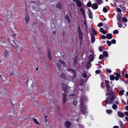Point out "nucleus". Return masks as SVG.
Here are the masks:
<instances>
[{"mask_svg": "<svg viewBox=\"0 0 128 128\" xmlns=\"http://www.w3.org/2000/svg\"><path fill=\"white\" fill-rule=\"evenodd\" d=\"M109 82L108 80H105V84L106 86V88L107 91L106 93V95L107 96L108 95L110 96L111 95V96H107L106 97V100L104 101L105 102L106 104H112V102L114 101L115 98V96L113 95H111V94H113L114 92L112 90L110 89V86L109 84Z\"/></svg>", "mask_w": 128, "mask_h": 128, "instance_id": "f257e3e1", "label": "nucleus"}, {"mask_svg": "<svg viewBox=\"0 0 128 128\" xmlns=\"http://www.w3.org/2000/svg\"><path fill=\"white\" fill-rule=\"evenodd\" d=\"M78 36L80 40V44L82 42V40L83 39V34L82 32L81 29L80 27L78 25Z\"/></svg>", "mask_w": 128, "mask_h": 128, "instance_id": "f03ea898", "label": "nucleus"}, {"mask_svg": "<svg viewBox=\"0 0 128 128\" xmlns=\"http://www.w3.org/2000/svg\"><path fill=\"white\" fill-rule=\"evenodd\" d=\"M81 111L82 114H84L86 112V108L84 105V102L82 100L80 101Z\"/></svg>", "mask_w": 128, "mask_h": 128, "instance_id": "7ed1b4c3", "label": "nucleus"}, {"mask_svg": "<svg viewBox=\"0 0 128 128\" xmlns=\"http://www.w3.org/2000/svg\"><path fill=\"white\" fill-rule=\"evenodd\" d=\"M62 89L65 93H66L68 92V88L66 85H65L63 84H62Z\"/></svg>", "mask_w": 128, "mask_h": 128, "instance_id": "20e7f679", "label": "nucleus"}, {"mask_svg": "<svg viewBox=\"0 0 128 128\" xmlns=\"http://www.w3.org/2000/svg\"><path fill=\"white\" fill-rule=\"evenodd\" d=\"M64 125L66 127V128H70L71 125V124L70 121H66L65 122Z\"/></svg>", "mask_w": 128, "mask_h": 128, "instance_id": "39448f33", "label": "nucleus"}, {"mask_svg": "<svg viewBox=\"0 0 128 128\" xmlns=\"http://www.w3.org/2000/svg\"><path fill=\"white\" fill-rule=\"evenodd\" d=\"M90 34L91 36V43H94L95 40V37L94 35L92 33H91Z\"/></svg>", "mask_w": 128, "mask_h": 128, "instance_id": "423d86ee", "label": "nucleus"}, {"mask_svg": "<svg viewBox=\"0 0 128 128\" xmlns=\"http://www.w3.org/2000/svg\"><path fill=\"white\" fill-rule=\"evenodd\" d=\"M114 74L116 76L115 77L114 79L116 81H117L119 79V78L120 76V74L118 72L116 73H114Z\"/></svg>", "mask_w": 128, "mask_h": 128, "instance_id": "0eeeda50", "label": "nucleus"}, {"mask_svg": "<svg viewBox=\"0 0 128 128\" xmlns=\"http://www.w3.org/2000/svg\"><path fill=\"white\" fill-rule=\"evenodd\" d=\"M80 10L81 12L82 13L83 17L84 18H85L86 16L85 12V10L83 8H82L80 9Z\"/></svg>", "mask_w": 128, "mask_h": 128, "instance_id": "6e6552de", "label": "nucleus"}, {"mask_svg": "<svg viewBox=\"0 0 128 128\" xmlns=\"http://www.w3.org/2000/svg\"><path fill=\"white\" fill-rule=\"evenodd\" d=\"M98 6L97 4L96 3H94L91 6L92 8L94 10H96L98 8Z\"/></svg>", "mask_w": 128, "mask_h": 128, "instance_id": "1a4fd4ad", "label": "nucleus"}, {"mask_svg": "<svg viewBox=\"0 0 128 128\" xmlns=\"http://www.w3.org/2000/svg\"><path fill=\"white\" fill-rule=\"evenodd\" d=\"M48 58H49L50 60H52V57L51 55L50 50L49 48L48 49Z\"/></svg>", "mask_w": 128, "mask_h": 128, "instance_id": "9d476101", "label": "nucleus"}, {"mask_svg": "<svg viewBox=\"0 0 128 128\" xmlns=\"http://www.w3.org/2000/svg\"><path fill=\"white\" fill-rule=\"evenodd\" d=\"M94 59V56L93 54H90L89 57V61L90 62H92L93 61Z\"/></svg>", "mask_w": 128, "mask_h": 128, "instance_id": "9b49d317", "label": "nucleus"}, {"mask_svg": "<svg viewBox=\"0 0 128 128\" xmlns=\"http://www.w3.org/2000/svg\"><path fill=\"white\" fill-rule=\"evenodd\" d=\"M112 34L108 33L106 34V37L108 39L110 40L112 38Z\"/></svg>", "mask_w": 128, "mask_h": 128, "instance_id": "f8f14e48", "label": "nucleus"}, {"mask_svg": "<svg viewBox=\"0 0 128 128\" xmlns=\"http://www.w3.org/2000/svg\"><path fill=\"white\" fill-rule=\"evenodd\" d=\"M118 116L120 118H123L124 116V113L120 112H118Z\"/></svg>", "mask_w": 128, "mask_h": 128, "instance_id": "ddd939ff", "label": "nucleus"}, {"mask_svg": "<svg viewBox=\"0 0 128 128\" xmlns=\"http://www.w3.org/2000/svg\"><path fill=\"white\" fill-rule=\"evenodd\" d=\"M25 19L26 22H28L29 20V16L28 13H26L25 14Z\"/></svg>", "mask_w": 128, "mask_h": 128, "instance_id": "4468645a", "label": "nucleus"}, {"mask_svg": "<svg viewBox=\"0 0 128 128\" xmlns=\"http://www.w3.org/2000/svg\"><path fill=\"white\" fill-rule=\"evenodd\" d=\"M99 31L100 32L104 34H106V31L104 30L102 28H100L99 29Z\"/></svg>", "mask_w": 128, "mask_h": 128, "instance_id": "2eb2a0df", "label": "nucleus"}, {"mask_svg": "<svg viewBox=\"0 0 128 128\" xmlns=\"http://www.w3.org/2000/svg\"><path fill=\"white\" fill-rule=\"evenodd\" d=\"M32 118L33 121L36 124L38 125L40 124L38 122L37 119L36 118Z\"/></svg>", "mask_w": 128, "mask_h": 128, "instance_id": "dca6fc26", "label": "nucleus"}, {"mask_svg": "<svg viewBox=\"0 0 128 128\" xmlns=\"http://www.w3.org/2000/svg\"><path fill=\"white\" fill-rule=\"evenodd\" d=\"M4 53L5 56L6 57H7L8 56L9 52L5 49L4 51Z\"/></svg>", "mask_w": 128, "mask_h": 128, "instance_id": "f3484780", "label": "nucleus"}, {"mask_svg": "<svg viewBox=\"0 0 128 128\" xmlns=\"http://www.w3.org/2000/svg\"><path fill=\"white\" fill-rule=\"evenodd\" d=\"M103 55L105 57L108 56V54L106 51H104L103 52Z\"/></svg>", "mask_w": 128, "mask_h": 128, "instance_id": "a211bd4d", "label": "nucleus"}, {"mask_svg": "<svg viewBox=\"0 0 128 128\" xmlns=\"http://www.w3.org/2000/svg\"><path fill=\"white\" fill-rule=\"evenodd\" d=\"M124 92V90H120L119 92V95L120 96H122Z\"/></svg>", "mask_w": 128, "mask_h": 128, "instance_id": "6ab92c4d", "label": "nucleus"}, {"mask_svg": "<svg viewBox=\"0 0 128 128\" xmlns=\"http://www.w3.org/2000/svg\"><path fill=\"white\" fill-rule=\"evenodd\" d=\"M70 72L74 74V77H76V72L74 70L72 69V70Z\"/></svg>", "mask_w": 128, "mask_h": 128, "instance_id": "aec40b11", "label": "nucleus"}, {"mask_svg": "<svg viewBox=\"0 0 128 128\" xmlns=\"http://www.w3.org/2000/svg\"><path fill=\"white\" fill-rule=\"evenodd\" d=\"M78 59V57L77 56H76L75 57V58L74 60V64H77V61Z\"/></svg>", "mask_w": 128, "mask_h": 128, "instance_id": "412c9836", "label": "nucleus"}, {"mask_svg": "<svg viewBox=\"0 0 128 128\" xmlns=\"http://www.w3.org/2000/svg\"><path fill=\"white\" fill-rule=\"evenodd\" d=\"M92 33L94 35H96L97 34V32H96V31L94 29H92Z\"/></svg>", "mask_w": 128, "mask_h": 128, "instance_id": "4be33fe9", "label": "nucleus"}, {"mask_svg": "<svg viewBox=\"0 0 128 128\" xmlns=\"http://www.w3.org/2000/svg\"><path fill=\"white\" fill-rule=\"evenodd\" d=\"M110 80H114L115 78V76L114 75L110 76Z\"/></svg>", "mask_w": 128, "mask_h": 128, "instance_id": "5701e85b", "label": "nucleus"}, {"mask_svg": "<svg viewBox=\"0 0 128 128\" xmlns=\"http://www.w3.org/2000/svg\"><path fill=\"white\" fill-rule=\"evenodd\" d=\"M92 4L91 2H88L86 5V6L88 7H90L91 6Z\"/></svg>", "mask_w": 128, "mask_h": 128, "instance_id": "b1692460", "label": "nucleus"}, {"mask_svg": "<svg viewBox=\"0 0 128 128\" xmlns=\"http://www.w3.org/2000/svg\"><path fill=\"white\" fill-rule=\"evenodd\" d=\"M89 18H92V13L91 11H90L89 12Z\"/></svg>", "mask_w": 128, "mask_h": 128, "instance_id": "393cba45", "label": "nucleus"}, {"mask_svg": "<svg viewBox=\"0 0 128 128\" xmlns=\"http://www.w3.org/2000/svg\"><path fill=\"white\" fill-rule=\"evenodd\" d=\"M112 107L113 109L116 110L117 108V106L115 104H114L112 106Z\"/></svg>", "mask_w": 128, "mask_h": 128, "instance_id": "a878e982", "label": "nucleus"}, {"mask_svg": "<svg viewBox=\"0 0 128 128\" xmlns=\"http://www.w3.org/2000/svg\"><path fill=\"white\" fill-rule=\"evenodd\" d=\"M91 64L90 62H87L86 64V66L87 67L89 68L91 66Z\"/></svg>", "mask_w": 128, "mask_h": 128, "instance_id": "bb28decb", "label": "nucleus"}, {"mask_svg": "<svg viewBox=\"0 0 128 128\" xmlns=\"http://www.w3.org/2000/svg\"><path fill=\"white\" fill-rule=\"evenodd\" d=\"M96 2L99 5L102 3V0H97Z\"/></svg>", "mask_w": 128, "mask_h": 128, "instance_id": "cd10ccee", "label": "nucleus"}, {"mask_svg": "<svg viewBox=\"0 0 128 128\" xmlns=\"http://www.w3.org/2000/svg\"><path fill=\"white\" fill-rule=\"evenodd\" d=\"M120 126L121 128H124L123 124L121 121H120Z\"/></svg>", "mask_w": 128, "mask_h": 128, "instance_id": "c85d7f7f", "label": "nucleus"}, {"mask_svg": "<svg viewBox=\"0 0 128 128\" xmlns=\"http://www.w3.org/2000/svg\"><path fill=\"white\" fill-rule=\"evenodd\" d=\"M121 18L122 16L120 15L117 16V19L119 21L118 22H120V21L121 20Z\"/></svg>", "mask_w": 128, "mask_h": 128, "instance_id": "c756f323", "label": "nucleus"}, {"mask_svg": "<svg viewBox=\"0 0 128 128\" xmlns=\"http://www.w3.org/2000/svg\"><path fill=\"white\" fill-rule=\"evenodd\" d=\"M56 7L60 9H61L62 8L61 5L60 3L56 5Z\"/></svg>", "mask_w": 128, "mask_h": 128, "instance_id": "7c9ffc66", "label": "nucleus"}, {"mask_svg": "<svg viewBox=\"0 0 128 128\" xmlns=\"http://www.w3.org/2000/svg\"><path fill=\"white\" fill-rule=\"evenodd\" d=\"M122 20L123 22H127V18L124 17H122Z\"/></svg>", "mask_w": 128, "mask_h": 128, "instance_id": "2f4dec72", "label": "nucleus"}, {"mask_svg": "<svg viewBox=\"0 0 128 128\" xmlns=\"http://www.w3.org/2000/svg\"><path fill=\"white\" fill-rule=\"evenodd\" d=\"M100 52H102L103 50V47L102 46H100L98 48Z\"/></svg>", "mask_w": 128, "mask_h": 128, "instance_id": "473e14b6", "label": "nucleus"}, {"mask_svg": "<svg viewBox=\"0 0 128 128\" xmlns=\"http://www.w3.org/2000/svg\"><path fill=\"white\" fill-rule=\"evenodd\" d=\"M103 11L104 12L106 13L108 12V10L105 7H104L103 9Z\"/></svg>", "mask_w": 128, "mask_h": 128, "instance_id": "72a5a7b5", "label": "nucleus"}, {"mask_svg": "<svg viewBox=\"0 0 128 128\" xmlns=\"http://www.w3.org/2000/svg\"><path fill=\"white\" fill-rule=\"evenodd\" d=\"M106 42L107 43L108 45V46H110L112 44L111 42L109 40H107L106 41Z\"/></svg>", "mask_w": 128, "mask_h": 128, "instance_id": "f704fd0d", "label": "nucleus"}, {"mask_svg": "<svg viewBox=\"0 0 128 128\" xmlns=\"http://www.w3.org/2000/svg\"><path fill=\"white\" fill-rule=\"evenodd\" d=\"M78 103V102L76 100H74L73 102V104L76 106L77 105Z\"/></svg>", "mask_w": 128, "mask_h": 128, "instance_id": "c9c22d12", "label": "nucleus"}, {"mask_svg": "<svg viewBox=\"0 0 128 128\" xmlns=\"http://www.w3.org/2000/svg\"><path fill=\"white\" fill-rule=\"evenodd\" d=\"M82 76L84 78H86L87 77V74L86 73H84L82 74Z\"/></svg>", "mask_w": 128, "mask_h": 128, "instance_id": "e433bc0d", "label": "nucleus"}, {"mask_svg": "<svg viewBox=\"0 0 128 128\" xmlns=\"http://www.w3.org/2000/svg\"><path fill=\"white\" fill-rule=\"evenodd\" d=\"M103 25V24L102 22H100L98 23L97 25V26L99 27H100Z\"/></svg>", "mask_w": 128, "mask_h": 128, "instance_id": "4c0bfd02", "label": "nucleus"}, {"mask_svg": "<svg viewBox=\"0 0 128 128\" xmlns=\"http://www.w3.org/2000/svg\"><path fill=\"white\" fill-rule=\"evenodd\" d=\"M104 28L106 29H108L109 28L108 25V24L105 25L104 26Z\"/></svg>", "mask_w": 128, "mask_h": 128, "instance_id": "58836bf2", "label": "nucleus"}, {"mask_svg": "<svg viewBox=\"0 0 128 128\" xmlns=\"http://www.w3.org/2000/svg\"><path fill=\"white\" fill-rule=\"evenodd\" d=\"M119 32V31L117 30H116L113 31V33L114 34H118Z\"/></svg>", "mask_w": 128, "mask_h": 128, "instance_id": "ea45409f", "label": "nucleus"}, {"mask_svg": "<svg viewBox=\"0 0 128 128\" xmlns=\"http://www.w3.org/2000/svg\"><path fill=\"white\" fill-rule=\"evenodd\" d=\"M112 43L115 44L116 43V41L115 39H112L111 40Z\"/></svg>", "mask_w": 128, "mask_h": 128, "instance_id": "a19ab883", "label": "nucleus"}, {"mask_svg": "<svg viewBox=\"0 0 128 128\" xmlns=\"http://www.w3.org/2000/svg\"><path fill=\"white\" fill-rule=\"evenodd\" d=\"M66 98H63V103L64 104L67 100Z\"/></svg>", "mask_w": 128, "mask_h": 128, "instance_id": "79ce46f5", "label": "nucleus"}, {"mask_svg": "<svg viewBox=\"0 0 128 128\" xmlns=\"http://www.w3.org/2000/svg\"><path fill=\"white\" fill-rule=\"evenodd\" d=\"M77 6L80 8H81L82 6V4L80 2H79V3L77 4Z\"/></svg>", "mask_w": 128, "mask_h": 128, "instance_id": "37998d69", "label": "nucleus"}, {"mask_svg": "<svg viewBox=\"0 0 128 128\" xmlns=\"http://www.w3.org/2000/svg\"><path fill=\"white\" fill-rule=\"evenodd\" d=\"M106 112L107 114H109L112 113V111L110 110H106Z\"/></svg>", "mask_w": 128, "mask_h": 128, "instance_id": "c03bdc74", "label": "nucleus"}, {"mask_svg": "<svg viewBox=\"0 0 128 128\" xmlns=\"http://www.w3.org/2000/svg\"><path fill=\"white\" fill-rule=\"evenodd\" d=\"M104 57L101 54L100 55L99 58V59L101 60L102 59L104 58Z\"/></svg>", "mask_w": 128, "mask_h": 128, "instance_id": "a18cd8bd", "label": "nucleus"}, {"mask_svg": "<svg viewBox=\"0 0 128 128\" xmlns=\"http://www.w3.org/2000/svg\"><path fill=\"white\" fill-rule=\"evenodd\" d=\"M106 70L108 73H111L112 72L111 70H110L108 68L106 69Z\"/></svg>", "mask_w": 128, "mask_h": 128, "instance_id": "49530a36", "label": "nucleus"}, {"mask_svg": "<svg viewBox=\"0 0 128 128\" xmlns=\"http://www.w3.org/2000/svg\"><path fill=\"white\" fill-rule=\"evenodd\" d=\"M58 68H60L61 66V64L59 63H58L56 64Z\"/></svg>", "mask_w": 128, "mask_h": 128, "instance_id": "de8ad7c7", "label": "nucleus"}, {"mask_svg": "<svg viewBox=\"0 0 128 128\" xmlns=\"http://www.w3.org/2000/svg\"><path fill=\"white\" fill-rule=\"evenodd\" d=\"M117 11L118 12H122V10H121V9L119 8H117Z\"/></svg>", "mask_w": 128, "mask_h": 128, "instance_id": "09e8293b", "label": "nucleus"}, {"mask_svg": "<svg viewBox=\"0 0 128 128\" xmlns=\"http://www.w3.org/2000/svg\"><path fill=\"white\" fill-rule=\"evenodd\" d=\"M106 36H105L104 35H102V36L101 38L102 39H104L106 38Z\"/></svg>", "mask_w": 128, "mask_h": 128, "instance_id": "8fccbe9b", "label": "nucleus"}, {"mask_svg": "<svg viewBox=\"0 0 128 128\" xmlns=\"http://www.w3.org/2000/svg\"><path fill=\"white\" fill-rule=\"evenodd\" d=\"M48 117V116L44 115V119L46 122H47L48 121V120L46 119Z\"/></svg>", "mask_w": 128, "mask_h": 128, "instance_id": "3c124183", "label": "nucleus"}, {"mask_svg": "<svg viewBox=\"0 0 128 128\" xmlns=\"http://www.w3.org/2000/svg\"><path fill=\"white\" fill-rule=\"evenodd\" d=\"M61 77L62 78H66V76L64 74H62L61 75Z\"/></svg>", "mask_w": 128, "mask_h": 128, "instance_id": "603ef678", "label": "nucleus"}, {"mask_svg": "<svg viewBox=\"0 0 128 128\" xmlns=\"http://www.w3.org/2000/svg\"><path fill=\"white\" fill-rule=\"evenodd\" d=\"M64 18L66 19H68L69 18V17L67 15H66L64 16Z\"/></svg>", "mask_w": 128, "mask_h": 128, "instance_id": "864d4df0", "label": "nucleus"}, {"mask_svg": "<svg viewBox=\"0 0 128 128\" xmlns=\"http://www.w3.org/2000/svg\"><path fill=\"white\" fill-rule=\"evenodd\" d=\"M118 25L119 27L120 28L122 27V25L121 24H118Z\"/></svg>", "mask_w": 128, "mask_h": 128, "instance_id": "5fc2aeb1", "label": "nucleus"}, {"mask_svg": "<svg viewBox=\"0 0 128 128\" xmlns=\"http://www.w3.org/2000/svg\"><path fill=\"white\" fill-rule=\"evenodd\" d=\"M95 72L97 74H98L100 73V71L99 70H96V71Z\"/></svg>", "mask_w": 128, "mask_h": 128, "instance_id": "6e6d98bb", "label": "nucleus"}, {"mask_svg": "<svg viewBox=\"0 0 128 128\" xmlns=\"http://www.w3.org/2000/svg\"><path fill=\"white\" fill-rule=\"evenodd\" d=\"M59 62L60 63H62V64H65L64 62L62 60H59Z\"/></svg>", "mask_w": 128, "mask_h": 128, "instance_id": "4d7b16f0", "label": "nucleus"}, {"mask_svg": "<svg viewBox=\"0 0 128 128\" xmlns=\"http://www.w3.org/2000/svg\"><path fill=\"white\" fill-rule=\"evenodd\" d=\"M84 24L85 25V27L87 28V27L86 22L85 21L84 22Z\"/></svg>", "mask_w": 128, "mask_h": 128, "instance_id": "13d9d810", "label": "nucleus"}, {"mask_svg": "<svg viewBox=\"0 0 128 128\" xmlns=\"http://www.w3.org/2000/svg\"><path fill=\"white\" fill-rule=\"evenodd\" d=\"M67 96V95L66 94H64L63 95V98H66V96Z\"/></svg>", "mask_w": 128, "mask_h": 128, "instance_id": "bf43d9fd", "label": "nucleus"}, {"mask_svg": "<svg viewBox=\"0 0 128 128\" xmlns=\"http://www.w3.org/2000/svg\"><path fill=\"white\" fill-rule=\"evenodd\" d=\"M15 74V73L14 72H12L10 73V74L11 76L12 75H14Z\"/></svg>", "mask_w": 128, "mask_h": 128, "instance_id": "052dcab7", "label": "nucleus"}, {"mask_svg": "<svg viewBox=\"0 0 128 128\" xmlns=\"http://www.w3.org/2000/svg\"><path fill=\"white\" fill-rule=\"evenodd\" d=\"M124 113L126 116H128V112H125Z\"/></svg>", "mask_w": 128, "mask_h": 128, "instance_id": "680f3d73", "label": "nucleus"}, {"mask_svg": "<svg viewBox=\"0 0 128 128\" xmlns=\"http://www.w3.org/2000/svg\"><path fill=\"white\" fill-rule=\"evenodd\" d=\"M121 73L122 76H124V73L123 71L121 72Z\"/></svg>", "mask_w": 128, "mask_h": 128, "instance_id": "e2e57ef3", "label": "nucleus"}, {"mask_svg": "<svg viewBox=\"0 0 128 128\" xmlns=\"http://www.w3.org/2000/svg\"><path fill=\"white\" fill-rule=\"evenodd\" d=\"M124 76H125V78H128V74H126Z\"/></svg>", "mask_w": 128, "mask_h": 128, "instance_id": "0e129e2a", "label": "nucleus"}, {"mask_svg": "<svg viewBox=\"0 0 128 128\" xmlns=\"http://www.w3.org/2000/svg\"><path fill=\"white\" fill-rule=\"evenodd\" d=\"M75 2L76 4H78L80 2L78 0H76V1H75Z\"/></svg>", "mask_w": 128, "mask_h": 128, "instance_id": "69168bd1", "label": "nucleus"}, {"mask_svg": "<svg viewBox=\"0 0 128 128\" xmlns=\"http://www.w3.org/2000/svg\"><path fill=\"white\" fill-rule=\"evenodd\" d=\"M115 103L116 104H119V102L118 100H116L115 101Z\"/></svg>", "mask_w": 128, "mask_h": 128, "instance_id": "338daca9", "label": "nucleus"}, {"mask_svg": "<svg viewBox=\"0 0 128 128\" xmlns=\"http://www.w3.org/2000/svg\"><path fill=\"white\" fill-rule=\"evenodd\" d=\"M126 109L128 111V106H126L125 107Z\"/></svg>", "mask_w": 128, "mask_h": 128, "instance_id": "774afa93", "label": "nucleus"}]
</instances>
